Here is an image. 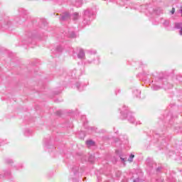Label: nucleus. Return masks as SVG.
Segmentation results:
<instances>
[{
	"label": "nucleus",
	"mask_w": 182,
	"mask_h": 182,
	"mask_svg": "<svg viewBox=\"0 0 182 182\" xmlns=\"http://www.w3.org/2000/svg\"><path fill=\"white\" fill-rule=\"evenodd\" d=\"M121 176H122V171H117L116 172V177H117V178H120Z\"/></svg>",
	"instance_id": "30"
},
{
	"label": "nucleus",
	"mask_w": 182,
	"mask_h": 182,
	"mask_svg": "<svg viewBox=\"0 0 182 182\" xmlns=\"http://www.w3.org/2000/svg\"><path fill=\"white\" fill-rule=\"evenodd\" d=\"M142 75H143V76H146V75H149V74H147V73H146V72H144Z\"/></svg>",
	"instance_id": "39"
},
{
	"label": "nucleus",
	"mask_w": 182,
	"mask_h": 182,
	"mask_svg": "<svg viewBox=\"0 0 182 182\" xmlns=\"http://www.w3.org/2000/svg\"><path fill=\"white\" fill-rule=\"evenodd\" d=\"M33 38H35V35L31 34V36L28 38V41L25 42V43H26V44L31 43V41L32 40Z\"/></svg>",
	"instance_id": "28"
},
{
	"label": "nucleus",
	"mask_w": 182,
	"mask_h": 182,
	"mask_svg": "<svg viewBox=\"0 0 182 182\" xmlns=\"http://www.w3.org/2000/svg\"><path fill=\"white\" fill-rule=\"evenodd\" d=\"M133 95L136 97H140V95H141V91H140L137 89H135V90H133Z\"/></svg>",
	"instance_id": "17"
},
{
	"label": "nucleus",
	"mask_w": 182,
	"mask_h": 182,
	"mask_svg": "<svg viewBox=\"0 0 182 182\" xmlns=\"http://www.w3.org/2000/svg\"><path fill=\"white\" fill-rule=\"evenodd\" d=\"M82 4H83L82 0H76L75 6H77V8H80Z\"/></svg>",
	"instance_id": "19"
},
{
	"label": "nucleus",
	"mask_w": 182,
	"mask_h": 182,
	"mask_svg": "<svg viewBox=\"0 0 182 182\" xmlns=\"http://www.w3.org/2000/svg\"><path fill=\"white\" fill-rule=\"evenodd\" d=\"M154 138L157 139V144L161 146H164V147L167 146V141L170 140V139H168V137H167L164 134H161V135H160V134H156L154 135Z\"/></svg>",
	"instance_id": "4"
},
{
	"label": "nucleus",
	"mask_w": 182,
	"mask_h": 182,
	"mask_svg": "<svg viewBox=\"0 0 182 182\" xmlns=\"http://www.w3.org/2000/svg\"><path fill=\"white\" fill-rule=\"evenodd\" d=\"M116 154H119V151L117 150V151H116Z\"/></svg>",
	"instance_id": "45"
},
{
	"label": "nucleus",
	"mask_w": 182,
	"mask_h": 182,
	"mask_svg": "<svg viewBox=\"0 0 182 182\" xmlns=\"http://www.w3.org/2000/svg\"><path fill=\"white\" fill-rule=\"evenodd\" d=\"M121 139H117L115 140V143L117 144H129V139H127V136H123L120 137Z\"/></svg>",
	"instance_id": "7"
},
{
	"label": "nucleus",
	"mask_w": 182,
	"mask_h": 182,
	"mask_svg": "<svg viewBox=\"0 0 182 182\" xmlns=\"http://www.w3.org/2000/svg\"><path fill=\"white\" fill-rule=\"evenodd\" d=\"M120 110L122 119H127L129 123H132V124H134L136 119H134V117H133V114L129 111V108L126 107V105H124Z\"/></svg>",
	"instance_id": "2"
},
{
	"label": "nucleus",
	"mask_w": 182,
	"mask_h": 182,
	"mask_svg": "<svg viewBox=\"0 0 182 182\" xmlns=\"http://www.w3.org/2000/svg\"><path fill=\"white\" fill-rule=\"evenodd\" d=\"M176 29H181L182 28V23H175Z\"/></svg>",
	"instance_id": "22"
},
{
	"label": "nucleus",
	"mask_w": 182,
	"mask_h": 182,
	"mask_svg": "<svg viewBox=\"0 0 182 182\" xmlns=\"http://www.w3.org/2000/svg\"><path fill=\"white\" fill-rule=\"evenodd\" d=\"M86 178H85L84 179H83V181H85V179Z\"/></svg>",
	"instance_id": "47"
},
{
	"label": "nucleus",
	"mask_w": 182,
	"mask_h": 182,
	"mask_svg": "<svg viewBox=\"0 0 182 182\" xmlns=\"http://www.w3.org/2000/svg\"><path fill=\"white\" fill-rule=\"evenodd\" d=\"M178 12L179 14H181V16H182V7L181 8V9H179Z\"/></svg>",
	"instance_id": "38"
},
{
	"label": "nucleus",
	"mask_w": 182,
	"mask_h": 182,
	"mask_svg": "<svg viewBox=\"0 0 182 182\" xmlns=\"http://www.w3.org/2000/svg\"><path fill=\"white\" fill-rule=\"evenodd\" d=\"M75 87H76V89H77V90H80V92H82V90H83V87H85V86L82 83L77 82L75 84Z\"/></svg>",
	"instance_id": "16"
},
{
	"label": "nucleus",
	"mask_w": 182,
	"mask_h": 182,
	"mask_svg": "<svg viewBox=\"0 0 182 182\" xmlns=\"http://www.w3.org/2000/svg\"><path fill=\"white\" fill-rule=\"evenodd\" d=\"M62 50H63V48L61 47V46H58L55 48V52L57 53H60L62 52Z\"/></svg>",
	"instance_id": "20"
},
{
	"label": "nucleus",
	"mask_w": 182,
	"mask_h": 182,
	"mask_svg": "<svg viewBox=\"0 0 182 182\" xmlns=\"http://www.w3.org/2000/svg\"><path fill=\"white\" fill-rule=\"evenodd\" d=\"M176 12V9L172 8V10L171 11V14L173 15V14Z\"/></svg>",
	"instance_id": "35"
},
{
	"label": "nucleus",
	"mask_w": 182,
	"mask_h": 182,
	"mask_svg": "<svg viewBox=\"0 0 182 182\" xmlns=\"http://www.w3.org/2000/svg\"><path fill=\"white\" fill-rule=\"evenodd\" d=\"M181 78H182V75H179L176 77V80H178L180 82V80H181Z\"/></svg>",
	"instance_id": "32"
},
{
	"label": "nucleus",
	"mask_w": 182,
	"mask_h": 182,
	"mask_svg": "<svg viewBox=\"0 0 182 182\" xmlns=\"http://www.w3.org/2000/svg\"><path fill=\"white\" fill-rule=\"evenodd\" d=\"M16 170H19L20 168H22V167H23V164H20L18 165H16Z\"/></svg>",
	"instance_id": "31"
},
{
	"label": "nucleus",
	"mask_w": 182,
	"mask_h": 182,
	"mask_svg": "<svg viewBox=\"0 0 182 182\" xmlns=\"http://www.w3.org/2000/svg\"><path fill=\"white\" fill-rule=\"evenodd\" d=\"M88 130H90L91 132H95V127H89Z\"/></svg>",
	"instance_id": "33"
},
{
	"label": "nucleus",
	"mask_w": 182,
	"mask_h": 182,
	"mask_svg": "<svg viewBox=\"0 0 182 182\" xmlns=\"http://www.w3.org/2000/svg\"><path fill=\"white\" fill-rule=\"evenodd\" d=\"M85 119H86V116L83 115V116L82 117V120H85Z\"/></svg>",
	"instance_id": "37"
},
{
	"label": "nucleus",
	"mask_w": 182,
	"mask_h": 182,
	"mask_svg": "<svg viewBox=\"0 0 182 182\" xmlns=\"http://www.w3.org/2000/svg\"><path fill=\"white\" fill-rule=\"evenodd\" d=\"M144 5H141V6H140V8H141V9H143V8H144Z\"/></svg>",
	"instance_id": "41"
},
{
	"label": "nucleus",
	"mask_w": 182,
	"mask_h": 182,
	"mask_svg": "<svg viewBox=\"0 0 182 182\" xmlns=\"http://www.w3.org/2000/svg\"><path fill=\"white\" fill-rule=\"evenodd\" d=\"M73 173H70L69 177L70 182H79V166H73L72 167Z\"/></svg>",
	"instance_id": "5"
},
{
	"label": "nucleus",
	"mask_w": 182,
	"mask_h": 182,
	"mask_svg": "<svg viewBox=\"0 0 182 182\" xmlns=\"http://www.w3.org/2000/svg\"><path fill=\"white\" fill-rule=\"evenodd\" d=\"M136 124H141L140 121L136 122Z\"/></svg>",
	"instance_id": "42"
},
{
	"label": "nucleus",
	"mask_w": 182,
	"mask_h": 182,
	"mask_svg": "<svg viewBox=\"0 0 182 182\" xmlns=\"http://www.w3.org/2000/svg\"><path fill=\"white\" fill-rule=\"evenodd\" d=\"M78 18H79V14L75 13L73 16V18L74 19V21H76L77 19H78Z\"/></svg>",
	"instance_id": "26"
},
{
	"label": "nucleus",
	"mask_w": 182,
	"mask_h": 182,
	"mask_svg": "<svg viewBox=\"0 0 182 182\" xmlns=\"http://www.w3.org/2000/svg\"><path fill=\"white\" fill-rule=\"evenodd\" d=\"M120 160L123 163L124 166H126V161H127V155L125 154H119Z\"/></svg>",
	"instance_id": "11"
},
{
	"label": "nucleus",
	"mask_w": 182,
	"mask_h": 182,
	"mask_svg": "<svg viewBox=\"0 0 182 182\" xmlns=\"http://www.w3.org/2000/svg\"><path fill=\"white\" fill-rule=\"evenodd\" d=\"M16 22H19V18H16Z\"/></svg>",
	"instance_id": "43"
},
{
	"label": "nucleus",
	"mask_w": 182,
	"mask_h": 182,
	"mask_svg": "<svg viewBox=\"0 0 182 182\" xmlns=\"http://www.w3.org/2000/svg\"><path fill=\"white\" fill-rule=\"evenodd\" d=\"M60 19L61 21H68V19H70V14L69 13H65L60 16Z\"/></svg>",
	"instance_id": "12"
},
{
	"label": "nucleus",
	"mask_w": 182,
	"mask_h": 182,
	"mask_svg": "<svg viewBox=\"0 0 182 182\" xmlns=\"http://www.w3.org/2000/svg\"><path fill=\"white\" fill-rule=\"evenodd\" d=\"M147 167H149V168H153V167H156V164L154 163L151 159L148 158L146 161Z\"/></svg>",
	"instance_id": "10"
},
{
	"label": "nucleus",
	"mask_w": 182,
	"mask_h": 182,
	"mask_svg": "<svg viewBox=\"0 0 182 182\" xmlns=\"http://www.w3.org/2000/svg\"><path fill=\"white\" fill-rule=\"evenodd\" d=\"M179 33L182 36V28L180 30Z\"/></svg>",
	"instance_id": "40"
},
{
	"label": "nucleus",
	"mask_w": 182,
	"mask_h": 182,
	"mask_svg": "<svg viewBox=\"0 0 182 182\" xmlns=\"http://www.w3.org/2000/svg\"><path fill=\"white\" fill-rule=\"evenodd\" d=\"M11 25V21L8 20L1 21L0 22V29L2 31L5 29H9V26Z\"/></svg>",
	"instance_id": "9"
},
{
	"label": "nucleus",
	"mask_w": 182,
	"mask_h": 182,
	"mask_svg": "<svg viewBox=\"0 0 182 182\" xmlns=\"http://www.w3.org/2000/svg\"><path fill=\"white\" fill-rule=\"evenodd\" d=\"M88 161L90 163H94L95 162V156L93 155H90L88 158Z\"/></svg>",
	"instance_id": "24"
},
{
	"label": "nucleus",
	"mask_w": 182,
	"mask_h": 182,
	"mask_svg": "<svg viewBox=\"0 0 182 182\" xmlns=\"http://www.w3.org/2000/svg\"><path fill=\"white\" fill-rule=\"evenodd\" d=\"M86 144L88 147H92V146H95V141L93 140L86 141Z\"/></svg>",
	"instance_id": "18"
},
{
	"label": "nucleus",
	"mask_w": 182,
	"mask_h": 182,
	"mask_svg": "<svg viewBox=\"0 0 182 182\" xmlns=\"http://www.w3.org/2000/svg\"><path fill=\"white\" fill-rule=\"evenodd\" d=\"M107 182H109V181H107Z\"/></svg>",
	"instance_id": "48"
},
{
	"label": "nucleus",
	"mask_w": 182,
	"mask_h": 182,
	"mask_svg": "<svg viewBox=\"0 0 182 182\" xmlns=\"http://www.w3.org/2000/svg\"><path fill=\"white\" fill-rule=\"evenodd\" d=\"M95 61V60H86L84 62V65H92V63H93V62Z\"/></svg>",
	"instance_id": "25"
},
{
	"label": "nucleus",
	"mask_w": 182,
	"mask_h": 182,
	"mask_svg": "<svg viewBox=\"0 0 182 182\" xmlns=\"http://www.w3.org/2000/svg\"><path fill=\"white\" fill-rule=\"evenodd\" d=\"M87 53L89 55H96V50H87Z\"/></svg>",
	"instance_id": "23"
},
{
	"label": "nucleus",
	"mask_w": 182,
	"mask_h": 182,
	"mask_svg": "<svg viewBox=\"0 0 182 182\" xmlns=\"http://www.w3.org/2000/svg\"><path fill=\"white\" fill-rule=\"evenodd\" d=\"M18 13L21 15V16H22L20 21H21V22H25L26 19H28V11L21 8L18 9Z\"/></svg>",
	"instance_id": "6"
},
{
	"label": "nucleus",
	"mask_w": 182,
	"mask_h": 182,
	"mask_svg": "<svg viewBox=\"0 0 182 182\" xmlns=\"http://www.w3.org/2000/svg\"><path fill=\"white\" fill-rule=\"evenodd\" d=\"M162 78L156 77L154 81H152L151 89L154 90H160L161 87L164 89H171V87H173V85L168 83H167L168 86H166Z\"/></svg>",
	"instance_id": "1"
},
{
	"label": "nucleus",
	"mask_w": 182,
	"mask_h": 182,
	"mask_svg": "<svg viewBox=\"0 0 182 182\" xmlns=\"http://www.w3.org/2000/svg\"><path fill=\"white\" fill-rule=\"evenodd\" d=\"M6 163L7 164H12V163H14V161L12 159H6Z\"/></svg>",
	"instance_id": "29"
},
{
	"label": "nucleus",
	"mask_w": 182,
	"mask_h": 182,
	"mask_svg": "<svg viewBox=\"0 0 182 182\" xmlns=\"http://www.w3.org/2000/svg\"><path fill=\"white\" fill-rule=\"evenodd\" d=\"M133 159H134V154H131L129 155V157L127 159V161H129V163H132Z\"/></svg>",
	"instance_id": "21"
},
{
	"label": "nucleus",
	"mask_w": 182,
	"mask_h": 182,
	"mask_svg": "<svg viewBox=\"0 0 182 182\" xmlns=\"http://www.w3.org/2000/svg\"><path fill=\"white\" fill-rule=\"evenodd\" d=\"M161 167H158L157 168H156V171H157V173H160V171H161Z\"/></svg>",
	"instance_id": "36"
},
{
	"label": "nucleus",
	"mask_w": 182,
	"mask_h": 182,
	"mask_svg": "<svg viewBox=\"0 0 182 182\" xmlns=\"http://www.w3.org/2000/svg\"><path fill=\"white\" fill-rule=\"evenodd\" d=\"M64 35L68 38H76V33H75V28H68L65 31Z\"/></svg>",
	"instance_id": "8"
},
{
	"label": "nucleus",
	"mask_w": 182,
	"mask_h": 182,
	"mask_svg": "<svg viewBox=\"0 0 182 182\" xmlns=\"http://www.w3.org/2000/svg\"><path fill=\"white\" fill-rule=\"evenodd\" d=\"M161 23H163L165 28H168V26H170V20L161 19Z\"/></svg>",
	"instance_id": "15"
},
{
	"label": "nucleus",
	"mask_w": 182,
	"mask_h": 182,
	"mask_svg": "<svg viewBox=\"0 0 182 182\" xmlns=\"http://www.w3.org/2000/svg\"><path fill=\"white\" fill-rule=\"evenodd\" d=\"M134 182H143V181L140 180V178H136L134 180Z\"/></svg>",
	"instance_id": "34"
},
{
	"label": "nucleus",
	"mask_w": 182,
	"mask_h": 182,
	"mask_svg": "<svg viewBox=\"0 0 182 182\" xmlns=\"http://www.w3.org/2000/svg\"><path fill=\"white\" fill-rule=\"evenodd\" d=\"M44 147H48V144L46 143V144H44Z\"/></svg>",
	"instance_id": "44"
},
{
	"label": "nucleus",
	"mask_w": 182,
	"mask_h": 182,
	"mask_svg": "<svg viewBox=\"0 0 182 182\" xmlns=\"http://www.w3.org/2000/svg\"><path fill=\"white\" fill-rule=\"evenodd\" d=\"M77 58L78 59H85V51L83 49L80 48L79 52L77 53Z\"/></svg>",
	"instance_id": "13"
},
{
	"label": "nucleus",
	"mask_w": 182,
	"mask_h": 182,
	"mask_svg": "<svg viewBox=\"0 0 182 182\" xmlns=\"http://www.w3.org/2000/svg\"><path fill=\"white\" fill-rule=\"evenodd\" d=\"M31 130H29V129H26L25 130V132H24V134H25V136H31Z\"/></svg>",
	"instance_id": "27"
},
{
	"label": "nucleus",
	"mask_w": 182,
	"mask_h": 182,
	"mask_svg": "<svg viewBox=\"0 0 182 182\" xmlns=\"http://www.w3.org/2000/svg\"><path fill=\"white\" fill-rule=\"evenodd\" d=\"M70 76L71 77H73V79H77V77H79V73H77V70H76V69H74L71 72Z\"/></svg>",
	"instance_id": "14"
},
{
	"label": "nucleus",
	"mask_w": 182,
	"mask_h": 182,
	"mask_svg": "<svg viewBox=\"0 0 182 182\" xmlns=\"http://www.w3.org/2000/svg\"><path fill=\"white\" fill-rule=\"evenodd\" d=\"M93 21V10H85L84 11L82 23H84V25H90V21Z\"/></svg>",
	"instance_id": "3"
},
{
	"label": "nucleus",
	"mask_w": 182,
	"mask_h": 182,
	"mask_svg": "<svg viewBox=\"0 0 182 182\" xmlns=\"http://www.w3.org/2000/svg\"><path fill=\"white\" fill-rule=\"evenodd\" d=\"M158 24H159V23H155V25H158Z\"/></svg>",
	"instance_id": "46"
}]
</instances>
